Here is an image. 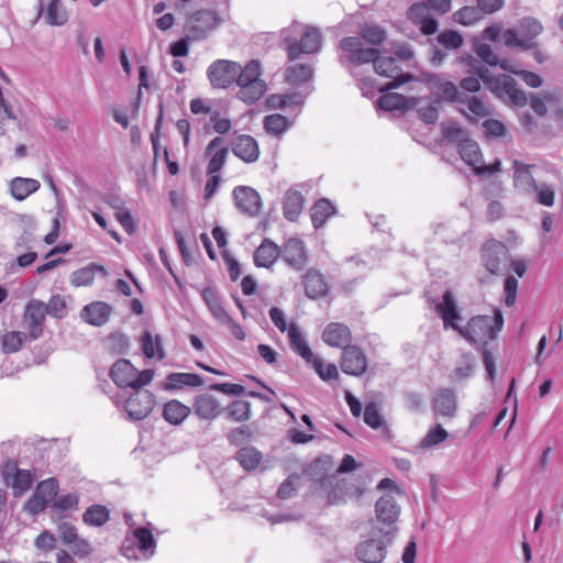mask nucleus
Here are the masks:
<instances>
[{
  "label": "nucleus",
  "mask_w": 563,
  "mask_h": 563,
  "mask_svg": "<svg viewBox=\"0 0 563 563\" xmlns=\"http://www.w3.org/2000/svg\"><path fill=\"white\" fill-rule=\"evenodd\" d=\"M339 46L344 54V56L339 59L343 67H347L349 64L363 65L373 63L377 75L391 79V81L385 86L377 87L382 92L396 89L413 80V76L409 73H405L395 57H383L379 55V49L375 47H364V44L358 37H343Z\"/></svg>",
  "instance_id": "1"
},
{
  "label": "nucleus",
  "mask_w": 563,
  "mask_h": 563,
  "mask_svg": "<svg viewBox=\"0 0 563 563\" xmlns=\"http://www.w3.org/2000/svg\"><path fill=\"white\" fill-rule=\"evenodd\" d=\"M504 327V317L499 308L494 309V316L472 317L466 325L460 330V335L472 345H479L482 349L483 364L487 373V379L494 382L496 375L495 357L486 345L494 340Z\"/></svg>",
  "instance_id": "2"
},
{
  "label": "nucleus",
  "mask_w": 563,
  "mask_h": 563,
  "mask_svg": "<svg viewBox=\"0 0 563 563\" xmlns=\"http://www.w3.org/2000/svg\"><path fill=\"white\" fill-rule=\"evenodd\" d=\"M282 43L286 45L289 59L295 60L300 54L319 52L322 45V35L317 27L302 26L295 22L282 31Z\"/></svg>",
  "instance_id": "3"
},
{
  "label": "nucleus",
  "mask_w": 563,
  "mask_h": 563,
  "mask_svg": "<svg viewBox=\"0 0 563 563\" xmlns=\"http://www.w3.org/2000/svg\"><path fill=\"white\" fill-rule=\"evenodd\" d=\"M396 534L397 529L373 526L372 536L356 544L355 558L362 563H383L387 555V548L394 542Z\"/></svg>",
  "instance_id": "4"
},
{
  "label": "nucleus",
  "mask_w": 563,
  "mask_h": 563,
  "mask_svg": "<svg viewBox=\"0 0 563 563\" xmlns=\"http://www.w3.org/2000/svg\"><path fill=\"white\" fill-rule=\"evenodd\" d=\"M119 409H124L130 421L144 420L155 406V396L150 390H133L128 397L125 393L117 395L113 399Z\"/></svg>",
  "instance_id": "5"
},
{
  "label": "nucleus",
  "mask_w": 563,
  "mask_h": 563,
  "mask_svg": "<svg viewBox=\"0 0 563 563\" xmlns=\"http://www.w3.org/2000/svg\"><path fill=\"white\" fill-rule=\"evenodd\" d=\"M367 488V476L357 474L351 477H343L331 486L328 493L330 505H341L349 500H357Z\"/></svg>",
  "instance_id": "6"
},
{
  "label": "nucleus",
  "mask_w": 563,
  "mask_h": 563,
  "mask_svg": "<svg viewBox=\"0 0 563 563\" xmlns=\"http://www.w3.org/2000/svg\"><path fill=\"white\" fill-rule=\"evenodd\" d=\"M543 30L540 22L527 18L520 23V34L512 29H508L503 34V41L508 47H519L521 51H528L536 46L534 37Z\"/></svg>",
  "instance_id": "7"
},
{
  "label": "nucleus",
  "mask_w": 563,
  "mask_h": 563,
  "mask_svg": "<svg viewBox=\"0 0 563 563\" xmlns=\"http://www.w3.org/2000/svg\"><path fill=\"white\" fill-rule=\"evenodd\" d=\"M240 64L228 59H218L207 69L208 79L213 88L225 89L235 82Z\"/></svg>",
  "instance_id": "8"
},
{
  "label": "nucleus",
  "mask_w": 563,
  "mask_h": 563,
  "mask_svg": "<svg viewBox=\"0 0 563 563\" xmlns=\"http://www.w3.org/2000/svg\"><path fill=\"white\" fill-rule=\"evenodd\" d=\"M1 476L7 486H10L15 497L22 496L32 486V475L27 470H20L18 463L8 460L1 467Z\"/></svg>",
  "instance_id": "9"
},
{
  "label": "nucleus",
  "mask_w": 563,
  "mask_h": 563,
  "mask_svg": "<svg viewBox=\"0 0 563 563\" xmlns=\"http://www.w3.org/2000/svg\"><path fill=\"white\" fill-rule=\"evenodd\" d=\"M220 22L218 14L212 10H199L191 14L187 25V33L191 40L203 38L214 30Z\"/></svg>",
  "instance_id": "10"
},
{
  "label": "nucleus",
  "mask_w": 563,
  "mask_h": 563,
  "mask_svg": "<svg viewBox=\"0 0 563 563\" xmlns=\"http://www.w3.org/2000/svg\"><path fill=\"white\" fill-rule=\"evenodd\" d=\"M507 257L506 245L497 240H488L482 247V263L490 274H498Z\"/></svg>",
  "instance_id": "11"
},
{
  "label": "nucleus",
  "mask_w": 563,
  "mask_h": 563,
  "mask_svg": "<svg viewBox=\"0 0 563 563\" xmlns=\"http://www.w3.org/2000/svg\"><path fill=\"white\" fill-rule=\"evenodd\" d=\"M493 93L506 103L515 107H523L527 104V96L523 90L518 88L517 81L508 75H501V82H495Z\"/></svg>",
  "instance_id": "12"
},
{
  "label": "nucleus",
  "mask_w": 563,
  "mask_h": 563,
  "mask_svg": "<svg viewBox=\"0 0 563 563\" xmlns=\"http://www.w3.org/2000/svg\"><path fill=\"white\" fill-rule=\"evenodd\" d=\"M377 522L384 529H397L396 522L400 515V506L391 494L383 495L375 504Z\"/></svg>",
  "instance_id": "13"
},
{
  "label": "nucleus",
  "mask_w": 563,
  "mask_h": 563,
  "mask_svg": "<svg viewBox=\"0 0 563 563\" xmlns=\"http://www.w3.org/2000/svg\"><path fill=\"white\" fill-rule=\"evenodd\" d=\"M426 81L434 95L435 99L450 103H456L462 91L452 81L445 80L439 74H429L426 77Z\"/></svg>",
  "instance_id": "14"
},
{
  "label": "nucleus",
  "mask_w": 563,
  "mask_h": 563,
  "mask_svg": "<svg viewBox=\"0 0 563 563\" xmlns=\"http://www.w3.org/2000/svg\"><path fill=\"white\" fill-rule=\"evenodd\" d=\"M233 198L239 210L249 217L258 216L262 208L260 194L249 186H238L233 189Z\"/></svg>",
  "instance_id": "15"
},
{
  "label": "nucleus",
  "mask_w": 563,
  "mask_h": 563,
  "mask_svg": "<svg viewBox=\"0 0 563 563\" xmlns=\"http://www.w3.org/2000/svg\"><path fill=\"white\" fill-rule=\"evenodd\" d=\"M341 369L351 376H361L367 369V357L357 345L344 347L341 358Z\"/></svg>",
  "instance_id": "16"
},
{
  "label": "nucleus",
  "mask_w": 563,
  "mask_h": 563,
  "mask_svg": "<svg viewBox=\"0 0 563 563\" xmlns=\"http://www.w3.org/2000/svg\"><path fill=\"white\" fill-rule=\"evenodd\" d=\"M442 299V302L437 303L435 311L442 319L444 329H453L460 333L463 327H460L457 321L462 320V316L452 291H444Z\"/></svg>",
  "instance_id": "17"
},
{
  "label": "nucleus",
  "mask_w": 563,
  "mask_h": 563,
  "mask_svg": "<svg viewBox=\"0 0 563 563\" xmlns=\"http://www.w3.org/2000/svg\"><path fill=\"white\" fill-rule=\"evenodd\" d=\"M333 468V461L330 455H323L313 460L307 468V476L320 484L323 489L331 488L335 479L328 473Z\"/></svg>",
  "instance_id": "18"
},
{
  "label": "nucleus",
  "mask_w": 563,
  "mask_h": 563,
  "mask_svg": "<svg viewBox=\"0 0 563 563\" xmlns=\"http://www.w3.org/2000/svg\"><path fill=\"white\" fill-rule=\"evenodd\" d=\"M233 154L245 163H254L260 157V147L256 140L246 134H239L231 141Z\"/></svg>",
  "instance_id": "19"
},
{
  "label": "nucleus",
  "mask_w": 563,
  "mask_h": 563,
  "mask_svg": "<svg viewBox=\"0 0 563 563\" xmlns=\"http://www.w3.org/2000/svg\"><path fill=\"white\" fill-rule=\"evenodd\" d=\"M322 340L325 344L332 347H340L344 351V347L352 345V333L346 324L331 322L324 328Z\"/></svg>",
  "instance_id": "20"
},
{
  "label": "nucleus",
  "mask_w": 563,
  "mask_h": 563,
  "mask_svg": "<svg viewBox=\"0 0 563 563\" xmlns=\"http://www.w3.org/2000/svg\"><path fill=\"white\" fill-rule=\"evenodd\" d=\"M456 104L459 106V111L468 119H471V115L477 119L486 118L490 114V106L486 103L481 97L470 96L463 91Z\"/></svg>",
  "instance_id": "21"
},
{
  "label": "nucleus",
  "mask_w": 563,
  "mask_h": 563,
  "mask_svg": "<svg viewBox=\"0 0 563 563\" xmlns=\"http://www.w3.org/2000/svg\"><path fill=\"white\" fill-rule=\"evenodd\" d=\"M112 310V306L104 301H93L81 309L80 318L88 324L102 327L108 322Z\"/></svg>",
  "instance_id": "22"
},
{
  "label": "nucleus",
  "mask_w": 563,
  "mask_h": 563,
  "mask_svg": "<svg viewBox=\"0 0 563 563\" xmlns=\"http://www.w3.org/2000/svg\"><path fill=\"white\" fill-rule=\"evenodd\" d=\"M191 411L202 420H214L221 413L220 404L209 394H201L195 397Z\"/></svg>",
  "instance_id": "23"
},
{
  "label": "nucleus",
  "mask_w": 563,
  "mask_h": 563,
  "mask_svg": "<svg viewBox=\"0 0 563 563\" xmlns=\"http://www.w3.org/2000/svg\"><path fill=\"white\" fill-rule=\"evenodd\" d=\"M46 310L45 305L38 300H31L26 305L25 320L29 323L30 336L34 340L42 335Z\"/></svg>",
  "instance_id": "24"
},
{
  "label": "nucleus",
  "mask_w": 563,
  "mask_h": 563,
  "mask_svg": "<svg viewBox=\"0 0 563 563\" xmlns=\"http://www.w3.org/2000/svg\"><path fill=\"white\" fill-rule=\"evenodd\" d=\"M222 144L223 139L221 136H216L208 143L206 155H211V157L207 166V174H218L224 166L229 148L225 146L220 147Z\"/></svg>",
  "instance_id": "25"
},
{
  "label": "nucleus",
  "mask_w": 563,
  "mask_h": 563,
  "mask_svg": "<svg viewBox=\"0 0 563 563\" xmlns=\"http://www.w3.org/2000/svg\"><path fill=\"white\" fill-rule=\"evenodd\" d=\"M283 258L292 268L302 269L307 263L305 243L296 238L289 239L284 246Z\"/></svg>",
  "instance_id": "26"
},
{
  "label": "nucleus",
  "mask_w": 563,
  "mask_h": 563,
  "mask_svg": "<svg viewBox=\"0 0 563 563\" xmlns=\"http://www.w3.org/2000/svg\"><path fill=\"white\" fill-rule=\"evenodd\" d=\"M460 63L470 67L468 73L483 81L486 88L493 92V86L495 82L498 85L501 82V75L492 76L488 68L482 65L475 57L470 54L462 55Z\"/></svg>",
  "instance_id": "27"
},
{
  "label": "nucleus",
  "mask_w": 563,
  "mask_h": 563,
  "mask_svg": "<svg viewBox=\"0 0 563 563\" xmlns=\"http://www.w3.org/2000/svg\"><path fill=\"white\" fill-rule=\"evenodd\" d=\"M532 167L534 165L514 162V186L523 194H532L537 189L538 184L530 172Z\"/></svg>",
  "instance_id": "28"
},
{
  "label": "nucleus",
  "mask_w": 563,
  "mask_h": 563,
  "mask_svg": "<svg viewBox=\"0 0 563 563\" xmlns=\"http://www.w3.org/2000/svg\"><path fill=\"white\" fill-rule=\"evenodd\" d=\"M137 374V369L129 360H118L110 369V377L120 388H132L133 378Z\"/></svg>",
  "instance_id": "29"
},
{
  "label": "nucleus",
  "mask_w": 563,
  "mask_h": 563,
  "mask_svg": "<svg viewBox=\"0 0 563 563\" xmlns=\"http://www.w3.org/2000/svg\"><path fill=\"white\" fill-rule=\"evenodd\" d=\"M378 106L386 111L410 110L418 106L417 98H407L400 93L387 92L378 99Z\"/></svg>",
  "instance_id": "30"
},
{
  "label": "nucleus",
  "mask_w": 563,
  "mask_h": 563,
  "mask_svg": "<svg viewBox=\"0 0 563 563\" xmlns=\"http://www.w3.org/2000/svg\"><path fill=\"white\" fill-rule=\"evenodd\" d=\"M305 291L310 299L322 298L328 294L329 287L322 274L316 269H309L305 275Z\"/></svg>",
  "instance_id": "31"
},
{
  "label": "nucleus",
  "mask_w": 563,
  "mask_h": 563,
  "mask_svg": "<svg viewBox=\"0 0 563 563\" xmlns=\"http://www.w3.org/2000/svg\"><path fill=\"white\" fill-rule=\"evenodd\" d=\"M305 203V198L298 190L286 191L283 201V214L288 221L295 222L299 218Z\"/></svg>",
  "instance_id": "32"
},
{
  "label": "nucleus",
  "mask_w": 563,
  "mask_h": 563,
  "mask_svg": "<svg viewBox=\"0 0 563 563\" xmlns=\"http://www.w3.org/2000/svg\"><path fill=\"white\" fill-rule=\"evenodd\" d=\"M280 254L279 247L269 239H265L254 253V263L258 267H271Z\"/></svg>",
  "instance_id": "33"
},
{
  "label": "nucleus",
  "mask_w": 563,
  "mask_h": 563,
  "mask_svg": "<svg viewBox=\"0 0 563 563\" xmlns=\"http://www.w3.org/2000/svg\"><path fill=\"white\" fill-rule=\"evenodd\" d=\"M97 273H101L102 275H107V271L103 266L90 263L85 267H81L70 275V283L75 287L90 286Z\"/></svg>",
  "instance_id": "34"
},
{
  "label": "nucleus",
  "mask_w": 563,
  "mask_h": 563,
  "mask_svg": "<svg viewBox=\"0 0 563 563\" xmlns=\"http://www.w3.org/2000/svg\"><path fill=\"white\" fill-rule=\"evenodd\" d=\"M191 412V408L177 399L169 400L164 405L163 418L170 424H180Z\"/></svg>",
  "instance_id": "35"
},
{
  "label": "nucleus",
  "mask_w": 563,
  "mask_h": 563,
  "mask_svg": "<svg viewBox=\"0 0 563 563\" xmlns=\"http://www.w3.org/2000/svg\"><path fill=\"white\" fill-rule=\"evenodd\" d=\"M288 339L290 349L300 355L305 361L312 358V351L309 347L305 336L302 335L299 327L291 323L288 328Z\"/></svg>",
  "instance_id": "36"
},
{
  "label": "nucleus",
  "mask_w": 563,
  "mask_h": 563,
  "mask_svg": "<svg viewBox=\"0 0 563 563\" xmlns=\"http://www.w3.org/2000/svg\"><path fill=\"white\" fill-rule=\"evenodd\" d=\"M433 409L437 413L452 417L456 410V397L451 389H441L434 397Z\"/></svg>",
  "instance_id": "37"
},
{
  "label": "nucleus",
  "mask_w": 563,
  "mask_h": 563,
  "mask_svg": "<svg viewBox=\"0 0 563 563\" xmlns=\"http://www.w3.org/2000/svg\"><path fill=\"white\" fill-rule=\"evenodd\" d=\"M132 540L137 543V549L144 559H150L154 555L156 541L151 529L145 527L134 529Z\"/></svg>",
  "instance_id": "38"
},
{
  "label": "nucleus",
  "mask_w": 563,
  "mask_h": 563,
  "mask_svg": "<svg viewBox=\"0 0 563 563\" xmlns=\"http://www.w3.org/2000/svg\"><path fill=\"white\" fill-rule=\"evenodd\" d=\"M266 89L265 81L257 77L249 84H241L239 97L245 103L253 104L264 96Z\"/></svg>",
  "instance_id": "39"
},
{
  "label": "nucleus",
  "mask_w": 563,
  "mask_h": 563,
  "mask_svg": "<svg viewBox=\"0 0 563 563\" xmlns=\"http://www.w3.org/2000/svg\"><path fill=\"white\" fill-rule=\"evenodd\" d=\"M40 181L33 178L16 177L11 180L10 190L12 196L22 201L40 188Z\"/></svg>",
  "instance_id": "40"
},
{
  "label": "nucleus",
  "mask_w": 563,
  "mask_h": 563,
  "mask_svg": "<svg viewBox=\"0 0 563 563\" xmlns=\"http://www.w3.org/2000/svg\"><path fill=\"white\" fill-rule=\"evenodd\" d=\"M166 379L167 389H180L185 386L198 387L203 384V378L194 373H170Z\"/></svg>",
  "instance_id": "41"
},
{
  "label": "nucleus",
  "mask_w": 563,
  "mask_h": 563,
  "mask_svg": "<svg viewBox=\"0 0 563 563\" xmlns=\"http://www.w3.org/2000/svg\"><path fill=\"white\" fill-rule=\"evenodd\" d=\"M459 154L465 164L476 168L482 162V153L477 142L467 137L457 146Z\"/></svg>",
  "instance_id": "42"
},
{
  "label": "nucleus",
  "mask_w": 563,
  "mask_h": 563,
  "mask_svg": "<svg viewBox=\"0 0 563 563\" xmlns=\"http://www.w3.org/2000/svg\"><path fill=\"white\" fill-rule=\"evenodd\" d=\"M110 519V511L106 506L95 504L86 509L82 520L91 527H101Z\"/></svg>",
  "instance_id": "43"
},
{
  "label": "nucleus",
  "mask_w": 563,
  "mask_h": 563,
  "mask_svg": "<svg viewBox=\"0 0 563 563\" xmlns=\"http://www.w3.org/2000/svg\"><path fill=\"white\" fill-rule=\"evenodd\" d=\"M334 207L328 199H320L310 210V218L313 227L316 229L322 227L327 219L334 213Z\"/></svg>",
  "instance_id": "44"
},
{
  "label": "nucleus",
  "mask_w": 563,
  "mask_h": 563,
  "mask_svg": "<svg viewBox=\"0 0 563 563\" xmlns=\"http://www.w3.org/2000/svg\"><path fill=\"white\" fill-rule=\"evenodd\" d=\"M235 460L245 471L250 472L261 463L262 453L253 446H244L236 452Z\"/></svg>",
  "instance_id": "45"
},
{
  "label": "nucleus",
  "mask_w": 563,
  "mask_h": 563,
  "mask_svg": "<svg viewBox=\"0 0 563 563\" xmlns=\"http://www.w3.org/2000/svg\"><path fill=\"white\" fill-rule=\"evenodd\" d=\"M449 438V432L438 423L435 427L430 429L427 434L420 440L417 448L420 450H429L432 449Z\"/></svg>",
  "instance_id": "46"
},
{
  "label": "nucleus",
  "mask_w": 563,
  "mask_h": 563,
  "mask_svg": "<svg viewBox=\"0 0 563 563\" xmlns=\"http://www.w3.org/2000/svg\"><path fill=\"white\" fill-rule=\"evenodd\" d=\"M361 42L365 41L366 43L377 46L383 44L387 34L386 31L376 24H365L360 29V36H357Z\"/></svg>",
  "instance_id": "47"
},
{
  "label": "nucleus",
  "mask_w": 563,
  "mask_h": 563,
  "mask_svg": "<svg viewBox=\"0 0 563 563\" xmlns=\"http://www.w3.org/2000/svg\"><path fill=\"white\" fill-rule=\"evenodd\" d=\"M45 20L49 25H64L68 20L66 10L62 7L60 0H51L46 13Z\"/></svg>",
  "instance_id": "48"
},
{
  "label": "nucleus",
  "mask_w": 563,
  "mask_h": 563,
  "mask_svg": "<svg viewBox=\"0 0 563 563\" xmlns=\"http://www.w3.org/2000/svg\"><path fill=\"white\" fill-rule=\"evenodd\" d=\"M313 74L312 68L306 64H298L289 67L286 70L285 79L289 84H303L311 79Z\"/></svg>",
  "instance_id": "49"
},
{
  "label": "nucleus",
  "mask_w": 563,
  "mask_h": 563,
  "mask_svg": "<svg viewBox=\"0 0 563 563\" xmlns=\"http://www.w3.org/2000/svg\"><path fill=\"white\" fill-rule=\"evenodd\" d=\"M225 411L229 419L243 422L251 417V404L246 400H234Z\"/></svg>",
  "instance_id": "50"
},
{
  "label": "nucleus",
  "mask_w": 563,
  "mask_h": 563,
  "mask_svg": "<svg viewBox=\"0 0 563 563\" xmlns=\"http://www.w3.org/2000/svg\"><path fill=\"white\" fill-rule=\"evenodd\" d=\"M289 121L282 114H271L264 119V129L268 134L282 135L287 131Z\"/></svg>",
  "instance_id": "51"
},
{
  "label": "nucleus",
  "mask_w": 563,
  "mask_h": 563,
  "mask_svg": "<svg viewBox=\"0 0 563 563\" xmlns=\"http://www.w3.org/2000/svg\"><path fill=\"white\" fill-rule=\"evenodd\" d=\"M305 362L313 367L322 380L328 382L331 379H336L339 376L338 368L334 364H328L327 367H324L323 361L314 354H312V358Z\"/></svg>",
  "instance_id": "52"
},
{
  "label": "nucleus",
  "mask_w": 563,
  "mask_h": 563,
  "mask_svg": "<svg viewBox=\"0 0 563 563\" xmlns=\"http://www.w3.org/2000/svg\"><path fill=\"white\" fill-rule=\"evenodd\" d=\"M142 350L148 358L154 357L155 355L159 358L164 357L159 336H156L154 341L150 331H145L142 335Z\"/></svg>",
  "instance_id": "53"
},
{
  "label": "nucleus",
  "mask_w": 563,
  "mask_h": 563,
  "mask_svg": "<svg viewBox=\"0 0 563 563\" xmlns=\"http://www.w3.org/2000/svg\"><path fill=\"white\" fill-rule=\"evenodd\" d=\"M260 76L261 64L258 60L253 59L249 62L244 68L240 66V71H238L235 82L238 84L239 87H241V84H249Z\"/></svg>",
  "instance_id": "54"
},
{
  "label": "nucleus",
  "mask_w": 563,
  "mask_h": 563,
  "mask_svg": "<svg viewBox=\"0 0 563 563\" xmlns=\"http://www.w3.org/2000/svg\"><path fill=\"white\" fill-rule=\"evenodd\" d=\"M475 357L471 354H463L459 366L453 372L454 378L461 380L471 377L475 371Z\"/></svg>",
  "instance_id": "55"
},
{
  "label": "nucleus",
  "mask_w": 563,
  "mask_h": 563,
  "mask_svg": "<svg viewBox=\"0 0 563 563\" xmlns=\"http://www.w3.org/2000/svg\"><path fill=\"white\" fill-rule=\"evenodd\" d=\"M475 52L477 56L490 66L499 65L503 69H507L506 62H500L498 56L493 52L489 44L476 43Z\"/></svg>",
  "instance_id": "56"
},
{
  "label": "nucleus",
  "mask_w": 563,
  "mask_h": 563,
  "mask_svg": "<svg viewBox=\"0 0 563 563\" xmlns=\"http://www.w3.org/2000/svg\"><path fill=\"white\" fill-rule=\"evenodd\" d=\"M24 341V334L19 331L7 332L2 338V352L11 354L18 352Z\"/></svg>",
  "instance_id": "57"
},
{
  "label": "nucleus",
  "mask_w": 563,
  "mask_h": 563,
  "mask_svg": "<svg viewBox=\"0 0 563 563\" xmlns=\"http://www.w3.org/2000/svg\"><path fill=\"white\" fill-rule=\"evenodd\" d=\"M536 194V201L545 207H552L555 201V189L549 184H538Z\"/></svg>",
  "instance_id": "58"
},
{
  "label": "nucleus",
  "mask_w": 563,
  "mask_h": 563,
  "mask_svg": "<svg viewBox=\"0 0 563 563\" xmlns=\"http://www.w3.org/2000/svg\"><path fill=\"white\" fill-rule=\"evenodd\" d=\"M35 493L45 499L47 503L54 499L58 493V482L56 478L51 477L42 481L35 488Z\"/></svg>",
  "instance_id": "59"
},
{
  "label": "nucleus",
  "mask_w": 563,
  "mask_h": 563,
  "mask_svg": "<svg viewBox=\"0 0 563 563\" xmlns=\"http://www.w3.org/2000/svg\"><path fill=\"white\" fill-rule=\"evenodd\" d=\"M442 133L445 141L456 143L457 146L468 137L467 132L456 123L443 125Z\"/></svg>",
  "instance_id": "60"
},
{
  "label": "nucleus",
  "mask_w": 563,
  "mask_h": 563,
  "mask_svg": "<svg viewBox=\"0 0 563 563\" xmlns=\"http://www.w3.org/2000/svg\"><path fill=\"white\" fill-rule=\"evenodd\" d=\"M437 41L448 49L460 48L464 42L463 36L459 32L451 30L441 32Z\"/></svg>",
  "instance_id": "61"
},
{
  "label": "nucleus",
  "mask_w": 563,
  "mask_h": 563,
  "mask_svg": "<svg viewBox=\"0 0 563 563\" xmlns=\"http://www.w3.org/2000/svg\"><path fill=\"white\" fill-rule=\"evenodd\" d=\"M441 108L439 100H433L427 106L418 108V115L427 124H434L439 118V110Z\"/></svg>",
  "instance_id": "62"
},
{
  "label": "nucleus",
  "mask_w": 563,
  "mask_h": 563,
  "mask_svg": "<svg viewBox=\"0 0 563 563\" xmlns=\"http://www.w3.org/2000/svg\"><path fill=\"white\" fill-rule=\"evenodd\" d=\"M364 422L372 429H378L383 426V418L377 405L374 401L368 402L363 412Z\"/></svg>",
  "instance_id": "63"
},
{
  "label": "nucleus",
  "mask_w": 563,
  "mask_h": 563,
  "mask_svg": "<svg viewBox=\"0 0 563 563\" xmlns=\"http://www.w3.org/2000/svg\"><path fill=\"white\" fill-rule=\"evenodd\" d=\"M227 438L230 444L240 446L252 438V431L247 426L238 427L232 429Z\"/></svg>",
  "instance_id": "64"
}]
</instances>
